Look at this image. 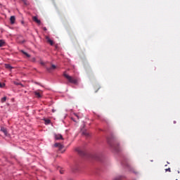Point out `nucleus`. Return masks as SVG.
Returning <instances> with one entry per match:
<instances>
[{"instance_id":"20","label":"nucleus","mask_w":180,"mask_h":180,"mask_svg":"<svg viewBox=\"0 0 180 180\" xmlns=\"http://www.w3.org/2000/svg\"><path fill=\"white\" fill-rule=\"evenodd\" d=\"M5 46V41L4 40H0V47H4Z\"/></svg>"},{"instance_id":"15","label":"nucleus","mask_w":180,"mask_h":180,"mask_svg":"<svg viewBox=\"0 0 180 180\" xmlns=\"http://www.w3.org/2000/svg\"><path fill=\"white\" fill-rule=\"evenodd\" d=\"M82 135L83 136H86V137H89V134L86 131H82Z\"/></svg>"},{"instance_id":"18","label":"nucleus","mask_w":180,"mask_h":180,"mask_svg":"<svg viewBox=\"0 0 180 180\" xmlns=\"http://www.w3.org/2000/svg\"><path fill=\"white\" fill-rule=\"evenodd\" d=\"M21 53H22V54L26 56V57H27L28 58H30V55L29 53H26L25 51H21Z\"/></svg>"},{"instance_id":"7","label":"nucleus","mask_w":180,"mask_h":180,"mask_svg":"<svg viewBox=\"0 0 180 180\" xmlns=\"http://www.w3.org/2000/svg\"><path fill=\"white\" fill-rule=\"evenodd\" d=\"M57 68V66L56 65H51V68H47V72H51V71H53V70H56Z\"/></svg>"},{"instance_id":"24","label":"nucleus","mask_w":180,"mask_h":180,"mask_svg":"<svg viewBox=\"0 0 180 180\" xmlns=\"http://www.w3.org/2000/svg\"><path fill=\"white\" fill-rule=\"evenodd\" d=\"M87 74L89 75V79H91V78H92L91 73L89 72H88Z\"/></svg>"},{"instance_id":"22","label":"nucleus","mask_w":180,"mask_h":180,"mask_svg":"<svg viewBox=\"0 0 180 180\" xmlns=\"http://www.w3.org/2000/svg\"><path fill=\"white\" fill-rule=\"evenodd\" d=\"M1 103H4V102H6V96H4L1 100Z\"/></svg>"},{"instance_id":"8","label":"nucleus","mask_w":180,"mask_h":180,"mask_svg":"<svg viewBox=\"0 0 180 180\" xmlns=\"http://www.w3.org/2000/svg\"><path fill=\"white\" fill-rule=\"evenodd\" d=\"M32 19H33L34 22H36V23H37V25H41V21H40V20H39L37 18V17L34 16L32 18Z\"/></svg>"},{"instance_id":"29","label":"nucleus","mask_w":180,"mask_h":180,"mask_svg":"<svg viewBox=\"0 0 180 180\" xmlns=\"http://www.w3.org/2000/svg\"><path fill=\"white\" fill-rule=\"evenodd\" d=\"M75 115L76 116V117H77V119H79V117L78 116V115L75 114Z\"/></svg>"},{"instance_id":"1","label":"nucleus","mask_w":180,"mask_h":180,"mask_svg":"<svg viewBox=\"0 0 180 180\" xmlns=\"http://www.w3.org/2000/svg\"><path fill=\"white\" fill-rule=\"evenodd\" d=\"M63 77L69 81L70 84H74V85H78V79L74 78L70 75H68L65 72L63 73Z\"/></svg>"},{"instance_id":"2","label":"nucleus","mask_w":180,"mask_h":180,"mask_svg":"<svg viewBox=\"0 0 180 180\" xmlns=\"http://www.w3.org/2000/svg\"><path fill=\"white\" fill-rule=\"evenodd\" d=\"M108 144H110V146H111V147H112V148H114V150H115V151H119V144H117V145L112 144V143L109 139H108Z\"/></svg>"},{"instance_id":"4","label":"nucleus","mask_w":180,"mask_h":180,"mask_svg":"<svg viewBox=\"0 0 180 180\" xmlns=\"http://www.w3.org/2000/svg\"><path fill=\"white\" fill-rule=\"evenodd\" d=\"M75 151H77V153H78V154H79V155L84 156L85 155V152L82 150H81L80 148H77L75 149Z\"/></svg>"},{"instance_id":"26","label":"nucleus","mask_w":180,"mask_h":180,"mask_svg":"<svg viewBox=\"0 0 180 180\" xmlns=\"http://www.w3.org/2000/svg\"><path fill=\"white\" fill-rule=\"evenodd\" d=\"M31 61H32L33 63H34V61H36V58H32L31 59Z\"/></svg>"},{"instance_id":"17","label":"nucleus","mask_w":180,"mask_h":180,"mask_svg":"<svg viewBox=\"0 0 180 180\" xmlns=\"http://www.w3.org/2000/svg\"><path fill=\"white\" fill-rule=\"evenodd\" d=\"M21 53H22V54L26 56V57H27L28 58H30V55L29 53H26L25 51H21Z\"/></svg>"},{"instance_id":"21","label":"nucleus","mask_w":180,"mask_h":180,"mask_svg":"<svg viewBox=\"0 0 180 180\" xmlns=\"http://www.w3.org/2000/svg\"><path fill=\"white\" fill-rule=\"evenodd\" d=\"M5 67H6V68H7L8 70H12V68H12V66H11V65H9V64H6V65H5Z\"/></svg>"},{"instance_id":"27","label":"nucleus","mask_w":180,"mask_h":180,"mask_svg":"<svg viewBox=\"0 0 180 180\" xmlns=\"http://www.w3.org/2000/svg\"><path fill=\"white\" fill-rule=\"evenodd\" d=\"M40 64H41V65H44V62H43L42 60H41Z\"/></svg>"},{"instance_id":"14","label":"nucleus","mask_w":180,"mask_h":180,"mask_svg":"<svg viewBox=\"0 0 180 180\" xmlns=\"http://www.w3.org/2000/svg\"><path fill=\"white\" fill-rule=\"evenodd\" d=\"M34 95L37 96V98H41V94H40L39 91H34Z\"/></svg>"},{"instance_id":"32","label":"nucleus","mask_w":180,"mask_h":180,"mask_svg":"<svg viewBox=\"0 0 180 180\" xmlns=\"http://www.w3.org/2000/svg\"><path fill=\"white\" fill-rule=\"evenodd\" d=\"M176 180H178V179H176Z\"/></svg>"},{"instance_id":"16","label":"nucleus","mask_w":180,"mask_h":180,"mask_svg":"<svg viewBox=\"0 0 180 180\" xmlns=\"http://www.w3.org/2000/svg\"><path fill=\"white\" fill-rule=\"evenodd\" d=\"M122 179H123L122 176H116L113 179V180H122Z\"/></svg>"},{"instance_id":"11","label":"nucleus","mask_w":180,"mask_h":180,"mask_svg":"<svg viewBox=\"0 0 180 180\" xmlns=\"http://www.w3.org/2000/svg\"><path fill=\"white\" fill-rule=\"evenodd\" d=\"M1 131H2L6 136H8V131L6 130V128L1 127Z\"/></svg>"},{"instance_id":"28","label":"nucleus","mask_w":180,"mask_h":180,"mask_svg":"<svg viewBox=\"0 0 180 180\" xmlns=\"http://www.w3.org/2000/svg\"><path fill=\"white\" fill-rule=\"evenodd\" d=\"M45 122H46V123L49 124V123H50V120H46Z\"/></svg>"},{"instance_id":"6","label":"nucleus","mask_w":180,"mask_h":180,"mask_svg":"<svg viewBox=\"0 0 180 180\" xmlns=\"http://www.w3.org/2000/svg\"><path fill=\"white\" fill-rule=\"evenodd\" d=\"M54 137L55 140H64V138H63V135L60 134H55Z\"/></svg>"},{"instance_id":"9","label":"nucleus","mask_w":180,"mask_h":180,"mask_svg":"<svg viewBox=\"0 0 180 180\" xmlns=\"http://www.w3.org/2000/svg\"><path fill=\"white\" fill-rule=\"evenodd\" d=\"M16 20V18H15L14 15H12L11 18H10V22H11V25H13L15 24V21Z\"/></svg>"},{"instance_id":"23","label":"nucleus","mask_w":180,"mask_h":180,"mask_svg":"<svg viewBox=\"0 0 180 180\" xmlns=\"http://www.w3.org/2000/svg\"><path fill=\"white\" fill-rule=\"evenodd\" d=\"M5 86V84L0 82V88H4Z\"/></svg>"},{"instance_id":"3","label":"nucleus","mask_w":180,"mask_h":180,"mask_svg":"<svg viewBox=\"0 0 180 180\" xmlns=\"http://www.w3.org/2000/svg\"><path fill=\"white\" fill-rule=\"evenodd\" d=\"M54 147H56L57 148H58L59 151H61V150L64 148V145L61 144L60 143H56L54 144Z\"/></svg>"},{"instance_id":"25","label":"nucleus","mask_w":180,"mask_h":180,"mask_svg":"<svg viewBox=\"0 0 180 180\" xmlns=\"http://www.w3.org/2000/svg\"><path fill=\"white\" fill-rule=\"evenodd\" d=\"M166 172H171V168H167L165 169Z\"/></svg>"},{"instance_id":"12","label":"nucleus","mask_w":180,"mask_h":180,"mask_svg":"<svg viewBox=\"0 0 180 180\" xmlns=\"http://www.w3.org/2000/svg\"><path fill=\"white\" fill-rule=\"evenodd\" d=\"M13 83L14 84V85H20V86H22V88L25 86V85L22 84V83L16 81H13Z\"/></svg>"},{"instance_id":"5","label":"nucleus","mask_w":180,"mask_h":180,"mask_svg":"<svg viewBox=\"0 0 180 180\" xmlns=\"http://www.w3.org/2000/svg\"><path fill=\"white\" fill-rule=\"evenodd\" d=\"M129 169L130 172H133L134 174H137V170L131 165V164L129 163Z\"/></svg>"},{"instance_id":"10","label":"nucleus","mask_w":180,"mask_h":180,"mask_svg":"<svg viewBox=\"0 0 180 180\" xmlns=\"http://www.w3.org/2000/svg\"><path fill=\"white\" fill-rule=\"evenodd\" d=\"M46 41H47L48 43H49V44H51V46H53V44H54V42L53 41V40H51V39H50V37H46Z\"/></svg>"},{"instance_id":"30","label":"nucleus","mask_w":180,"mask_h":180,"mask_svg":"<svg viewBox=\"0 0 180 180\" xmlns=\"http://www.w3.org/2000/svg\"><path fill=\"white\" fill-rule=\"evenodd\" d=\"M60 174H64V172L63 170L60 171Z\"/></svg>"},{"instance_id":"13","label":"nucleus","mask_w":180,"mask_h":180,"mask_svg":"<svg viewBox=\"0 0 180 180\" xmlns=\"http://www.w3.org/2000/svg\"><path fill=\"white\" fill-rule=\"evenodd\" d=\"M99 89H101V86L99 85H96L94 86V90H95V92H98V91H99Z\"/></svg>"},{"instance_id":"19","label":"nucleus","mask_w":180,"mask_h":180,"mask_svg":"<svg viewBox=\"0 0 180 180\" xmlns=\"http://www.w3.org/2000/svg\"><path fill=\"white\" fill-rule=\"evenodd\" d=\"M21 53H22V54L26 56V57H27L28 58H30V55L29 53H26L25 51H21Z\"/></svg>"},{"instance_id":"31","label":"nucleus","mask_w":180,"mask_h":180,"mask_svg":"<svg viewBox=\"0 0 180 180\" xmlns=\"http://www.w3.org/2000/svg\"><path fill=\"white\" fill-rule=\"evenodd\" d=\"M43 30L46 32V30H47V28L44 27Z\"/></svg>"}]
</instances>
